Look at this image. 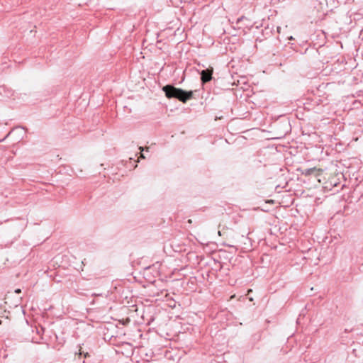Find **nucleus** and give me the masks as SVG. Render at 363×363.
<instances>
[{
  "instance_id": "1",
  "label": "nucleus",
  "mask_w": 363,
  "mask_h": 363,
  "mask_svg": "<svg viewBox=\"0 0 363 363\" xmlns=\"http://www.w3.org/2000/svg\"><path fill=\"white\" fill-rule=\"evenodd\" d=\"M165 96L168 99H176L182 103H186L194 98L196 91H186L182 88H177L173 84H167L162 88Z\"/></svg>"
},
{
  "instance_id": "2",
  "label": "nucleus",
  "mask_w": 363,
  "mask_h": 363,
  "mask_svg": "<svg viewBox=\"0 0 363 363\" xmlns=\"http://www.w3.org/2000/svg\"><path fill=\"white\" fill-rule=\"evenodd\" d=\"M274 128L278 135L277 138H281L286 136L291 130L289 119L286 116H281L274 123Z\"/></svg>"
},
{
  "instance_id": "3",
  "label": "nucleus",
  "mask_w": 363,
  "mask_h": 363,
  "mask_svg": "<svg viewBox=\"0 0 363 363\" xmlns=\"http://www.w3.org/2000/svg\"><path fill=\"white\" fill-rule=\"evenodd\" d=\"M202 84H206L212 79L213 69H206L199 72Z\"/></svg>"
},
{
  "instance_id": "4",
  "label": "nucleus",
  "mask_w": 363,
  "mask_h": 363,
  "mask_svg": "<svg viewBox=\"0 0 363 363\" xmlns=\"http://www.w3.org/2000/svg\"><path fill=\"white\" fill-rule=\"evenodd\" d=\"M262 334L261 333H256L252 336V340L255 342H259L261 340Z\"/></svg>"
},
{
  "instance_id": "5",
  "label": "nucleus",
  "mask_w": 363,
  "mask_h": 363,
  "mask_svg": "<svg viewBox=\"0 0 363 363\" xmlns=\"http://www.w3.org/2000/svg\"><path fill=\"white\" fill-rule=\"evenodd\" d=\"M316 171V168L315 167H313V168H309V169H306L305 170V175H311L313 174Z\"/></svg>"
},
{
  "instance_id": "6",
  "label": "nucleus",
  "mask_w": 363,
  "mask_h": 363,
  "mask_svg": "<svg viewBox=\"0 0 363 363\" xmlns=\"http://www.w3.org/2000/svg\"><path fill=\"white\" fill-rule=\"evenodd\" d=\"M149 148H150L149 147H147V148H144V147H139V149H140V152L139 153V154H140V158H143V159H145V155H143V152L145 150L146 151H148V150H149Z\"/></svg>"
},
{
  "instance_id": "7",
  "label": "nucleus",
  "mask_w": 363,
  "mask_h": 363,
  "mask_svg": "<svg viewBox=\"0 0 363 363\" xmlns=\"http://www.w3.org/2000/svg\"><path fill=\"white\" fill-rule=\"evenodd\" d=\"M152 268V266H149V267H145V271H149V270H150Z\"/></svg>"
},
{
  "instance_id": "8",
  "label": "nucleus",
  "mask_w": 363,
  "mask_h": 363,
  "mask_svg": "<svg viewBox=\"0 0 363 363\" xmlns=\"http://www.w3.org/2000/svg\"><path fill=\"white\" fill-rule=\"evenodd\" d=\"M21 292V289H17L15 290L16 294H20Z\"/></svg>"
},
{
  "instance_id": "9",
  "label": "nucleus",
  "mask_w": 363,
  "mask_h": 363,
  "mask_svg": "<svg viewBox=\"0 0 363 363\" xmlns=\"http://www.w3.org/2000/svg\"><path fill=\"white\" fill-rule=\"evenodd\" d=\"M11 131H10V132L6 135V136L3 140H1V141L4 140H5V139L9 136V135H10V134H11Z\"/></svg>"
},
{
  "instance_id": "10",
  "label": "nucleus",
  "mask_w": 363,
  "mask_h": 363,
  "mask_svg": "<svg viewBox=\"0 0 363 363\" xmlns=\"http://www.w3.org/2000/svg\"><path fill=\"white\" fill-rule=\"evenodd\" d=\"M82 350V348L80 347V348L79 349V354H80V355H82V353H83V352H82V350Z\"/></svg>"
},
{
  "instance_id": "11",
  "label": "nucleus",
  "mask_w": 363,
  "mask_h": 363,
  "mask_svg": "<svg viewBox=\"0 0 363 363\" xmlns=\"http://www.w3.org/2000/svg\"><path fill=\"white\" fill-rule=\"evenodd\" d=\"M4 89H5L4 86H0V93H1V90H4Z\"/></svg>"
},
{
  "instance_id": "12",
  "label": "nucleus",
  "mask_w": 363,
  "mask_h": 363,
  "mask_svg": "<svg viewBox=\"0 0 363 363\" xmlns=\"http://www.w3.org/2000/svg\"><path fill=\"white\" fill-rule=\"evenodd\" d=\"M242 19V18H239L237 21V23H239L241 20Z\"/></svg>"
},
{
  "instance_id": "13",
  "label": "nucleus",
  "mask_w": 363,
  "mask_h": 363,
  "mask_svg": "<svg viewBox=\"0 0 363 363\" xmlns=\"http://www.w3.org/2000/svg\"><path fill=\"white\" fill-rule=\"evenodd\" d=\"M223 266L222 264L220 263V267H219V270H220L222 269Z\"/></svg>"
},
{
  "instance_id": "14",
  "label": "nucleus",
  "mask_w": 363,
  "mask_h": 363,
  "mask_svg": "<svg viewBox=\"0 0 363 363\" xmlns=\"http://www.w3.org/2000/svg\"><path fill=\"white\" fill-rule=\"evenodd\" d=\"M281 29L280 27H277V31L279 32V30Z\"/></svg>"
},
{
  "instance_id": "15",
  "label": "nucleus",
  "mask_w": 363,
  "mask_h": 363,
  "mask_svg": "<svg viewBox=\"0 0 363 363\" xmlns=\"http://www.w3.org/2000/svg\"><path fill=\"white\" fill-rule=\"evenodd\" d=\"M88 355H89V354H88V353L84 354V357H86V356H88Z\"/></svg>"
},
{
  "instance_id": "16",
  "label": "nucleus",
  "mask_w": 363,
  "mask_h": 363,
  "mask_svg": "<svg viewBox=\"0 0 363 363\" xmlns=\"http://www.w3.org/2000/svg\"><path fill=\"white\" fill-rule=\"evenodd\" d=\"M0 324H1V320H0Z\"/></svg>"
}]
</instances>
